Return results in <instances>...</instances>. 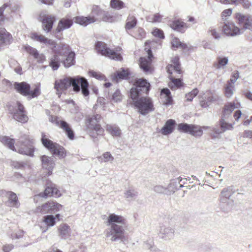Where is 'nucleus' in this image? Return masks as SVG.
<instances>
[{"label": "nucleus", "mask_w": 252, "mask_h": 252, "mask_svg": "<svg viewBox=\"0 0 252 252\" xmlns=\"http://www.w3.org/2000/svg\"><path fill=\"white\" fill-rule=\"evenodd\" d=\"M71 86H72L74 92L78 93L81 90L84 96L89 95V82L85 78L79 76L74 78L68 77L57 80L55 82L54 88L57 91V94L60 97L62 92L67 90Z\"/></svg>", "instance_id": "1"}, {"label": "nucleus", "mask_w": 252, "mask_h": 252, "mask_svg": "<svg viewBox=\"0 0 252 252\" xmlns=\"http://www.w3.org/2000/svg\"><path fill=\"white\" fill-rule=\"evenodd\" d=\"M108 225H110V230L106 233L107 237H111L112 241H116L120 239L123 240L125 238V230L123 226L116 223L125 225L126 220L122 216L117 215L115 214H111L108 217Z\"/></svg>", "instance_id": "2"}, {"label": "nucleus", "mask_w": 252, "mask_h": 252, "mask_svg": "<svg viewBox=\"0 0 252 252\" xmlns=\"http://www.w3.org/2000/svg\"><path fill=\"white\" fill-rule=\"evenodd\" d=\"M13 87L17 93L29 99L37 97L41 94L39 84H34L31 87L30 84L26 82H15Z\"/></svg>", "instance_id": "3"}, {"label": "nucleus", "mask_w": 252, "mask_h": 252, "mask_svg": "<svg viewBox=\"0 0 252 252\" xmlns=\"http://www.w3.org/2000/svg\"><path fill=\"white\" fill-rule=\"evenodd\" d=\"M70 49L69 46L64 43L61 44L58 48H56V45L51 48L54 55L50 59L49 65L54 70H57L60 66L61 61L59 57L65 55Z\"/></svg>", "instance_id": "4"}, {"label": "nucleus", "mask_w": 252, "mask_h": 252, "mask_svg": "<svg viewBox=\"0 0 252 252\" xmlns=\"http://www.w3.org/2000/svg\"><path fill=\"white\" fill-rule=\"evenodd\" d=\"M95 49L97 52L103 56L107 57L116 61H122L123 58L120 53L122 49L120 47L113 50L107 46L103 42L97 41L95 45Z\"/></svg>", "instance_id": "5"}, {"label": "nucleus", "mask_w": 252, "mask_h": 252, "mask_svg": "<svg viewBox=\"0 0 252 252\" xmlns=\"http://www.w3.org/2000/svg\"><path fill=\"white\" fill-rule=\"evenodd\" d=\"M41 142L52 155L58 156L59 158H63L66 157L65 149L60 144L47 138L44 134L42 135Z\"/></svg>", "instance_id": "6"}, {"label": "nucleus", "mask_w": 252, "mask_h": 252, "mask_svg": "<svg viewBox=\"0 0 252 252\" xmlns=\"http://www.w3.org/2000/svg\"><path fill=\"white\" fill-rule=\"evenodd\" d=\"M16 152L22 155L33 157L34 147L33 140L29 136L24 135L16 144Z\"/></svg>", "instance_id": "7"}, {"label": "nucleus", "mask_w": 252, "mask_h": 252, "mask_svg": "<svg viewBox=\"0 0 252 252\" xmlns=\"http://www.w3.org/2000/svg\"><path fill=\"white\" fill-rule=\"evenodd\" d=\"M133 104L138 111L144 115L155 110L153 101L150 97H141L135 101Z\"/></svg>", "instance_id": "8"}, {"label": "nucleus", "mask_w": 252, "mask_h": 252, "mask_svg": "<svg viewBox=\"0 0 252 252\" xmlns=\"http://www.w3.org/2000/svg\"><path fill=\"white\" fill-rule=\"evenodd\" d=\"M209 128L208 126H201L199 125L181 123L178 124V130L182 132L188 133L195 137H200L203 133V130Z\"/></svg>", "instance_id": "9"}, {"label": "nucleus", "mask_w": 252, "mask_h": 252, "mask_svg": "<svg viewBox=\"0 0 252 252\" xmlns=\"http://www.w3.org/2000/svg\"><path fill=\"white\" fill-rule=\"evenodd\" d=\"M11 114L14 120L21 123L25 124L29 121L27 112L24 105L19 101H17L15 105L13 107Z\"/></svg>", "instance_id": "10"}, {"label": "nucleus", "mask_w": 252, "mask_h": 252, "mask_svg": "<svg viewBox=\"0 0 252 252\" xmlns=\"http://www.w3.org/2000/svg\"><path fill=\"white\" fill-rule=\"evenodd\" d=\"M147 52L148 57H141L139 60V65L140 68L145 73H151L154 69L152 64L154 57L150 49H149Z\"/></svg>", "instance_id": "11"}, {"label": "nucleus", "mask_w": 252, "mask_h": 252, "mask_svg": "<svg viewBox=\"0 0 252 252\" xmlns=\"http://www.w3.org/2000/svg\"><path fill=\"white\" fill-rule=\"evenodd\" d=\"M168 78L170 81L168 83V86L172 90H177L184 86L183 74L179 75L174 71L167 72Z\"/></svg>", "instance_id": "12"}, {"label": "nucleus", "mask_w": 252, "mask_h": 252, "mask_svg": "<svg viewBox=\"0 0 252 252\" xmlns=\"http://www.w3.org/2000/svg\"><path fill=\"white\" fill-rule=\"evenodd\" d=\"M63 206L57 202L50 201L37 207L36 212L42 214L51 213L53 211H58Z\"/></svg>", "instance_id": "13"}, {"label": "nucleus", "mask_w": 252, "mask_h": 252, "mask_svg": "<svg viewBox=\"0 0 252 252\" xmlns=\"http://www.w3.org/2000/svg\"><path fill=\"white\" fill-rule=\"evenodd\" d=\"M39 21L42 23V29L46 32L51 31L53 24L56 21L54 15L49 14H40Z\"/></svg>", "instance_id": "14"}, {"label": "nucleus", "mask_w": 252, "mask_h": 252, "mask_svg": "<svg viewBox=\"0 0 252 252\" xmlns=\"http://www.w3.org/2000/svg\"><path fill=\"white\" fill-rule=\"evenodd\" d=\"M38 195L44 198L48 197L58 198L61 196L62 193L55 184L50 183L47 186L44 192L40 193Z\"/></svg>", "instance_id": "15"}, {"label": "nucleus", "mask_w": 252, "mask_h": 252, "mask_svg": "<svg viewBox=\"0 0 252 252\" xmlns=\"http://www.w3.org/2000/svg\"><path fill=\"white\" fill-rule=\"evenodd\" d=\"M241 31L242 29L232 22L225 23L222 27V31L227 36H235L239 35L242 33Z\"/></svg>", "instance_id": "16"}, {"label": "nucleus", "mask_w": 252, "mask_h": 252, "mask_svg": "<svg viewBox=\"0 0 252 252\" xmlns=\"http://www.w3.org/2000/svg\"><path fill=\"white\" fill-rule=\"evenodd\" d=\"M235 18L239 25H242L245 29H252V16L247 15H244L240 13L235 14Z\"/></svg>", "instance_id": "17"}, {"label": "nucleus", "mask_w": 252, "mask_h": 252, "mask_svg": "<svg viewBox=\"0 0 252 252\" xmlns=\"http://www.w3.org/2000/svg\"><path fill=\"white\" fill-rule=\"evenodd\" d=\"M101 118V116L98 114L88 117L86 119V124L88 127L96 131H99L101 130L102 129L101 126L98 124Z\"/></svg>", "instance_id": "18"}, {"label": "nucleus", "mask_w": 252, "mask_h": 252, "mask_svg": "<svg viewBox=\"0 0 252 252\" xmlns=\"http://www.w3.org/2000/svg\"><path fill=\"white\" fill-rule=\"evenodd\" d=\"M133 85L143 94H148L151 89V85L147 80L144 78L136 79L134 80Z\"/></svg>", "instance_id": "19"}, {"label": "nucleus", "mask_w": 252, "mask_h": 252, "mask_svg": "<svg viewBox=\"0 0 252 252\" xmlns=\"http://www.w3.org/2000/svg\"><path fill=\"white\" fill-rule=\"evenodd\" d=\"M40 158L42 168L48 171V175H51L55 164L53 158L46 155L41 156Z\"/></svg>", "instance_id": "20"}, {"label": "nucleus", "mask_w": 252, "mask_h": 252, "mask_svg": "<svg viewBox=\"0 0 252 252\" xmlns=\"http://www.w3.org/2000/svg\"><path fill=\"white\" fill-rule=\"evenodd\" d=\"M226 118H221L220 120V125L221 127V130L219 129H213V133L211 134V136L212 138H215L218 137V136L221 133L227 130H230L233 128V125L228 123L224 121V119Z\"/></svg>", "instance_id": "21"}, {"label": "nucleus", "mask_w": 252, "mask_h": 252, "mask_svg": "<svg viewBox=\"0 0 252 252\" xmlns=\"http://www.w3.org/2000/svg\"><path fill=\"white\" fill-rule=\"evenodd\" d=\"M73 19L69 17L62 18L59 22L55 32H60L64 30L70 28L73 24Z\"/></svg>", "instance_id": "22"}, {"label": "nucleus", "mask_w": 252, "mask_h": 252, "mask_svg": "<svg viewBox=\"0 0 252 252\" xmlns=\"http://www.w3.org/2000/svg\"><path fill=\"white\" fill-rule=\"evenodd\" d=\"M30 36L32 39L41 43H44L45 45H56V43L55 41L46 37L42 34L33 32L30 34Z\"/></svg>", "instance_id": "23"}, {"label": "nucleus", "mask_w": 252, "mask_h": 252, "mask_svg": "<svg viewBox=\"0 0 252 252\" xmlns=\"http://www.w3.org/2000/svg\"><path fill=\"white\" fill-rule=\"evenodd\" d=\"M172 64H168L166 69L167 72L174 71V73L179 75H182L183 73V70L181 68V64L179 63V58L178 56H175L171 60Z\"/></svg>", "instance_id": "24"}, {"label": "nucleus", "mask_w": 252, "mask_h": 252, "mask_svg": "<svg viewBox=\"0 0 252 252\" xmlns=\"http://www.w3.org/2000/svg\"><path fill=\"white\" fill-rule=\"evenodd\" d=\"M241 105L238 102H230L225 104L222 109V118H227L235 109L240 108Z\"/></svg>", "instance_id": "25"}, {"label": "nucleus", "mask_w": 252, "mask_h": 252, "mask_svg": "<svg viewBox=\"0 0 252 252\" xmlns=\"http://www.w3.org/2000/svg\"><path fill=\"white\" fill-rule=\"evenodd\" d=\"M74 21L75 23L79 24L83 26H87V25L94 23L96 21V19L94 17L77 16L73 18Z\"/></svg>", "instance_id": "26"}, {"label": "nucleus", "mask_w": 252, "mask_h": 252, "mask_svg": "<svg viewBox=\"0 0 252 252\" xmlns=\"http://www.w3.org/2000/svg\"><path fill=\"white\" fill-rule=\"evenodd\" d=\"M160 98L164 105H168L173 103V99L171 92L167 88H164L161 90Z\"/></svg>", "instance_id": "27"}, {"label": "nucleus", "mask_w": 252, "mask_h": 252, "mask_svg": "<svg viewBox=\"0 0 252 252\" xmlns=\"http://www.w3.org/2000/svg\"><path fill=\"white\" fill-rule=\"evenodd\" d=\"M59 236L63 239H66L71 236V228L66 223H62L58 228Z\"/></svg>", "instance_id": "28"}, {"label": "nucleus", "mask_w": 252, "mask_h": 252, "mask_svg": "<svg viewBox=\"0 0 252 252\" xmlns=\"http://www.w3.org/2000/svg\"><path fill=\"white\" fill-rule=\"evenodd\" d=\"M0 142L9 149L16 152L15 147V140L7 136H0Z\"/></svg>", "instance_id": "29"}, {"label": "nucleus", "mask_w": 252, "mask_h": 252, "mask_svg": "<svg viewBox=\"0 0 252 252\" xmlns=\"http://www.w3.org/2000/svg\"><path fill=\"white\" fill-rule=\"evenodd\" d=\"M175 124V120L172 119L167 120L160 130L161 133L163 135H168L171 133L174 129Z\"/></svg>", "instance_id": "30"}, {"label": "nucleus", "mask_w": 252, "mask_h": 252, "mask_svg": "<svg viewBox=\"0 0 252 252\" xmlns=\"http://www.w3.org/2000/svg\"><path fill=\"white\" fill-rule=\"evenodd\" d=\"M170 27L173 30L183 33L187 29L186 23L180 20H176L172 21L170 24Z\"/></svg>", "instance_id": "31"}, {"label": "nucleus", "mask_w": 252, "mask_h": 252, "mask_svg": "<svg viewBox=\"0 0 252 252\" xmlns=\"http://www.w3.org/2000/svg\"><path fill=\"white\" fill-rule=\"evenodd\" d=\"M137 19L133 14H129L126 18L125 28L126 32H128L135 27L137 24Z\"/></svg>", "instance_id": "32"}, {"label": "nucleus", "mask_w": 252, "mask_h": 252, "mask_svg": "<svg viewBox=\"0 0 252 252\" xmlns=\"http://www.w3.org/2000/svg\"><path fill=\"white\" fill-rule=\"evenodd\" d=\"M60 127L62 128L66 133L68 138L70 140L74 139V133L72 129L70 126L65 121L62 122L60 123Z\"/></svg>", "instance_id": "33"}, {"label": "nucleus", "mask_w": 252, "mask_h": 252, "mask_svg": "<svg viewBox=\"0 0 252 252\" xmlns=\"http://www.w3.org/2000/svg\"><path fill=\"white\" fill-rule=\"evenodd\" d=\"M66 54H67V56L62 63L65 67H69L74 65L75 63V54L74 52H70V50Z\"/></svg>", "instance_id": "34"}, {"label": "nucleus", "mask_w": 252, "mask_h": 252, "mask_svg": "<svg viewBox=\"0 0 252 252\" xmlns=\"http://www.w3.org/2000/svg\"><path fill=\"white\" fill-rule=\"evenodd\" d=\"M128 75L129 72L128 70L123 69L122 71L117 72V73L114 74L113 80L118 82L121 80L127 79Z\"/></svg>", "instance_id": "35"}, {"label": "nucleus", "mask_w": 252, "mask_h": 252, "mask_svg": "<svg viewBox=\"0 0 252 252\" xmlns=\"http://www.w3.org/2000/svg\"><path fill=\"white\" fill-rule=\"evenodd\" d=\"M228 62L227 58L219 57L217 58V61L214 63L213 66L217 69H219L226 65Z\"/></svg>", "instance_id": "36"}, {"label": "nucleus", "mask_w": 252, "mask_h": 252, "mask_svg": "<svg viewBox=\"0 0 252 252\" xmlns=\"http://www.w3.org/2000/svg\"><path fill=\"white\" fill-rule=\"evenodd\" d=\"M106 130L113 136H120L121 134V130L116 126L107 125Z\"/></svg>", "instance_id": "37"}, {"label": "nucleus", "mask_w": 252, "mask_h": 252, "mask_svg": "<svg viewBox=\"0 0 252 252\" xmlns=\"http://www.w3.org/2000/svg\"><path fill=\"white\" fill-rule=\"evenodd\" d=\"M124 95L122 94L121 91L117 89L112 95L111 101L114 103H118L122 101Z\"/></svg>", "instance_id": "38"}, {"label": "nucleus", "mask_w": 252, "mask_h": 252, "mask_svg": "<svg viewBox=\"0 0 252 252\" xmlns=\"http://www.w3.org/2000/svg\"><path fill=\"white\" fill-rule=\"evenodd\" d=\"M6 195L8 200L13 206H16L18 204V199L16 194L12 191H7Z\"/></svg>", "instance_id": "39"}, {"label": "nucleus", "mask_w": 252, "mask_h": 252, "mask_svg": "<svg viewBox=\"0 0 252 252\" xmlns=\"http://www.w3.org/2000/svg\"><path fill=\"white\" fill-rule=\"evenodd\" d=\"M234 88V85L231 84V82H227L224 91V95L226 97L229 98L232 95Z\"/></svg>", "instance_id": "40"}, {"label": "nucleus", "mask_w": 252, "mask_h": 252, "mask_svg": "<svg viewBox=\"0 0 252 252\" xmlns=\"http://www.w3.org/2000/svg\"><path fill=\"white\" fill-rule=\"evenodd\" d=\"M43 221L49 227L56 224L55 218L52 215L45 216L43 218Z\"/></svg>", "instance_id": "41"}, {"label": "nucleus", "mask_w": 252, "mask_h": 252, "mask_svg": "<svg viewBox=\"0 0 252 252\" xmlns=\"http://www.w3.org/2000/svg\"><path fill=\"white\" fill-rule=\"evenodd\" d=\"M103 11H104L100 8L98 6H94L92 10L91 15H90V16L94 17V18L96 19L97 21L98 17L102 16V14H103Z\"/></svg>", "instance_id": "42"}, {"label": "nucleus", "mask_w": 252, "mask_h": 252, "mask_svg": "<svg viewBox=\"0 0 252 252\" xmlns=\"http://www.w3.org/2000/svg\"><path fill=\"white\" fill-rule=\"evenodd\" d=\"M143 94L136 87H133L131 89L130 92V98L133 100V102L137 99H139V96Z\"/></svg>", "instance_id": "43"}, {"label": "nucleus", "mask_w": 252, "mask_h": 252, "mask_svg": "<svg viewBox=\"0 0 252 252\" xmlns=\"http://www.w3.org/2000/svg\"><path fill=\"white\" fill-rule=\"evenodd\" d=\"M110 5L112 8L118 10L125 7L124 3L120 0H111Z\"/></svg>", "instance_id": "44"}, {"label": "nucleus", "mask_w": 252, "mask_h": 252, "mask_svg": "<svg viewBox=\"0 0 252 252\" xmlns=\"http://www.w3.org/2000/svg\"><path fill=\"white\" fill-rule=\"evenodd\" d=\"M171 44L173 47L175 48L180 47L182 49H186L187 48V45L185 43H182L179 38L174 37L171 40Z\"/></svg>", "instance_id": "45"}, {"label": "nucleus", "mask_w": 252, "mask_h": 252, "mask_svg": "<svg viewBox=\"0 0 252 252\" xmlns=\"http://www.w3.org/2000/svg\"><path fill=\"white\" fill-rule=\"evenodd\" d=\"M101 19L104 22L112 23L115 21V17L109 13L103 11Z\"/></svg>", "instance_id": "46"}, {"label": "nucleus", "mask_w": 252, "mask_h": 252, "mask_svg": "<svg viewBox=\"0 0 252 252\" xmlns=\"http://www.w3.org/2000/svg\"><path fill=\"white\" fill-rule=\"evenodd\" d=\"M88 73L90 76L94 77L98 80H102L105 79V76L100 72L90 70Z\"/></svg>", "instance_id": "47"}, {"label": "nucleus", "mask_w": 252, "mask_h": 252, "mask_svg": "<svg viewBox=\"0 0 252 252\" xmlns=\"http://www.w3.org/2000/svg\"><path fill=\"white\" fill-rule=\"evenodd\" d=\"M208 33L216 39H219L221 37V32L219 29L211 28L208 31Z\"/></svg>", "instance_id": "48"}, {"label": "nucleus", "mask_w": 252, "mask_h": 252, "mask_svg": "<svg viewBox=\"0 0 252 252\" xmlns=\"http://www.w3.org/2000/svg\"><path fill=\"white\" fill-rule=\"evenodd\" d=\"M133 36L136 38L140 39L145 36V32L143 28L139 27L134 32Z\"/></svg>", "instance_id": "49"}, {"label": "nucleus", "mask_w": 252, "mask_h": 252, "mask_svg": "<svg viewBox=\"0 0 252 252\" xmlns=\"http://www.w3.org/2000/svg\"><path fill=\"white\" fill-rule=\"evenodd\" d=\"M198 93V90L197 89H194L191 92L186 94V97L187 100L191 101L192 100L193 98L197 95Z\"/></svg>", "instance_id": "50"}, {"label": "nucleus", "mask_w": 252, "mask_h": 252, "mask_svg": "<svg viewBox=\"0 0 252 252\" xmlns=\"http://www.w3.org/2000/svg\"><path fill=\"white\" fill-rule=\"evenodd\" d=\"M153 35L157 37L163 39L164 37L163 32L158 28H156L153 30L152 32Z\"/></svg>", "instance_id": "51"}, {"label": "nucleus", "mask_w": 252, "mask_h": 252, "mask_svg": "<svg viewBox=\"0 0 252 252\" xmlns=\"http://www.w3.org/2000/svg\"><path fill=\"white\" fill-rule=\"evenodd\" d=\"M49 121L53 124H55L58 126H60V123L64 121L60 120L59 118L55 115H51L49 116Z\"/></svg>", "instance_id": "52"}, {"label": "nucleus", "mask_w": 252, "mask_h": 252, "mask_svg": "<svg viewBox=\"0 0 252 252\" xmlns=\"http://www.w3.org/2000/svg\"><path fill=\"white\" fill-rule=\"evenodd\" d=\"M11 4L9 3H4L1 7H0V23L3 22L5 19L4 16L3 14L4 9L8 6H10Z\"/></svg>", "instance_id": "53"}, {"label": "nucleus", "mask_w": 252, "mask_h": 252, "mask_svg": "<svg viewBox=\"0 0 252 252\" xmlns=\"http://www.w3.org/2000/svg\"><path fill=\"white\" fill-rule=\"evenodd\" d=\"M239 77V73L238 71L236 70L234 71L232 74L231 76V78L229 81H228L227 82H231V84H234L236 80L238 79Z\"/></svg>", "instance_id": "54"}, {"label": "nucleus", "mask_w": 252, "mask_h": 252, "mask_svg": "<svg viewBox=\"0 0 252 252\" xmlns=\"http://www.w3.org/2000/svg\"><path fill=\"white\" fill-rule=\"evenodd\" d=\"M26 49L27 52L30 55H32L33 57H34L36 55H37V53H38L35 48L31 46L27 47Z\"/></svg>", "instance_id": "55"}, {"label": "nucleus", "mask_w": 252, "mask_h": 252, "mask_svg": "<svg viewBox=\"0 0 252 252\" xmlns=\"http://www.w3.org/2000/svg\"><path fill=\"white\" fill-rule=\"evenodd\" d=\"M232 14V9L230 8L224 10L221 14V17L222 19L226 18L227 17L230 16Z\"/></svg>", "instance_id": "56"}, {"label": "nucleus", "mask_w": 252, "mask_h": 252, "mask_svg": "<svg viewBox=\"0 0 252 252\" xmlns=\"http://www.w3.org/2000/svg\"><path fill=\"white\" fill-rule=\"evenodd\" d=\"M241 136L245 138H252V130H245L242 133Z\"/></svg>", "instance_id": "57"}, {"label": "nucleus", "mask_w": 252, "mask_h": 252, "mask_svg": "<svg viewBox=\"0 0 252 252\" xmlns=\"http://www.w3.org/2000/svg\"><path fill=\"white\" fill-rule=\"evenodd\" d=\"M237 4H242L245 8H248L251 5V3L248 0H238Z\"/></svg>", "instance_id": "58"}, {"label": "nucleus", "mask_w": 252, "mask_h": 252, "mask_svg": "<svg viewBox=\"0 0 252 252\" xmlns=\"http://www.w3.org/2000/svg\"><path fill=\"white\" fill-rule=\"evenodd\" d=\"M103 158L105 159V161H112L114 159L113 157L109 152H106L102 155Z\"/></svg>", "instance_id": "59"}, {"label": "nucleus", "mask_w": 252, "mask_h": 252, "mask_svg": "<svg viewBox=\"0 0 252 252\" xmlns=\"http://www.w3.org/2000/svg\"><path fill=\"white\" fill-rule=\"evenodd\" d=\"M34 58L37 60V62L40 63H43L46 60V58L44 54H40L38 53H37V55H36Z\"/></svg>", "instance_id": "60"}, {"label": "nucleus", "mask_w": 252, "mask_h": 252, "mask_svg": "<svg viewBox=\"0 0 252 252\" xmlns=\"http://www.w3.org/2000/svg\"><path fill=\"white\" fill-rule=\"evenodd\" d=\"M14 248L12 244H6L2 246V250L4 252H9Z\"/></svg>", "instance_id": "61"}, {"label": "nucleus", "mask_w": 252, "mask_h": 252, "mask_svg": "<svg viewBox=\"0 0 252 252\" xmlns=\"http://www.w3.org/2000/svg\"><path fill=\"white\" fill-rule=\"evenodd\" d=\"M162 17L158 13L155 14L152 18V22H160L161 21Z\"/></svg>", "instance_id": "62"}, {"label": "nucleus", "mask_w": 252, "mask_h": 252, "mask_svg": "<svg viewBox=\"0 0 252 252\" xmlns=\"http://www.w3.org/2000/svg\"><path fill=\"white\" fill-rule=\"evenodd\" d=\"M12 165L15 169H22L24 167V164L23 163L17 161H13L12 163Z\"/></svg>", "instance_id": "63"}, {"label": "nucleus", "mask_w": 252, "mask_h": 252, "mask_svg": "<svg viewBox=\"0 0 252 252\" xmlns=\"http://www.w3.org/2000/svg\"><path fill=\"white\" fill-rule=\"evenodd\" d=\"M242 115V113L240 110L236 111L234 114L233 117L236 121H238Z\"/></svg>", "instance_id": "64"}]
</instances>
